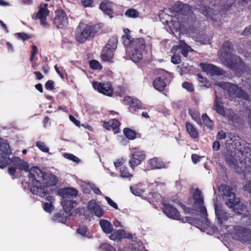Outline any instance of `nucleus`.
Wrapping results in <instances>:
<instances>
[{
    "mask_svg": "<svg viewBox=\"0 0 251 251\" xmlns=\"http://www.w3.org/2000/svg\"><path fill=\"white\" fill-rule=\"evenodd\" d=\"M125 35L122 37L124 46L129 48L131 59L136 63H139L141 60V38H132L129 34L130 30L124 29Z\"/></svg>",
    "mask_w": 251,
    "mask_h": 251,
    "instance_id": "7ed1b4c3",
    "label": "nucleus"
},
{
    "mask_svg": "<svg viewBox=\"0 0 251 251\" xmlns=\"http://www.w3.org/2000/svg\"><path fill=\"white\" fill-rule=\"evenodd\" d=\"M17 169L15 167L10 166L8 169V174L12 176L13 179L15 178V174Z\"/></svg>",
    "mask_w": 251,
    "mask_h": 251,
    "instance_id": "bf43d9fd",
    "label": "nucleus"
},
{
    "mask_svg": "<svg viewBox=\"0 0 251 251\" xmlns=\"http://www.w3.org/2000/svg\"><path fill=\"white\" fill-rule=\"evenodd\" d=\"M201 191L197 189L194 194V203L193 209L202 214V216H206V210L203 206V201L201 197Z\"/></svg>",
    "mask_w": 251,
    "mask_h": 251,
    "instance_id": "ddd939ff",
    "label": "nucleus"
},
{
    "mask_svg": "<svg viewBox=\"0 0 251 251\" xmlns=\"http://www.w3.org/2000/svg\"><path fill=\"white\" fill-rule=\"evenodd\" d=\"M221 195L228 199L226 202V205L230 208L233 207L239 203V199L235 196V189L227 185H221L219 187Z\"/></svg>",
    "mask_w": 251,
    "mask_h": 251,
    "instance_id": "0eeeda50",
    "label": "nucleus"
},
{
    "mask_svg": "<svg viewBox=\"0 0 251 251\" xmlns=\"http://www.w3.org/2000/svg\"><path fill=\"white\" fill-rule=\"evenodd\" d=\"M87 227L85 226H79L77 229V232L82 235H84L87 232Z\"/></svg>",
    "mask_w": 251,
    "mask_h": 251,
    "instance_id": "5fc2aeb1",
    "label": "nucleus"
},
{
    "mask_svg": "<svg viewBox=\"0 0 251 251\" xmlns=\"http://www.w3.org/2000/svg\"><path fill=\"white\" fill-rule=\"evenodd\" d=\"M109 238L112 240L128 239L130 242H132L133 240H138L135 234L132 235L128 232L126 233L124 229H119L111 233Z\"/></svg>",
    "mask_w": 251,
    "mask_h": 251,
    "instance_id": "dca6fc26",
    "label": "nucleus"
},
{
    "mask_svg": "<svg viewBox=\"0 0 251 251\" xmlns=\"http://www.w3.org/2000/svg\"><path fill=\"white\" fill-rule=\"evenodd\" d=\"M130 189L131 193L135 196L139 197L141 196V189L138 188L137 186H131Z\"/></svg>",
    "mask_w": 251,
    "mask_h": 251,
    "instance_id": "3c124183",
    "label": "nucleus"
},
{
    "mask_svg": "<svg viewBox=\"0 0 251 251\" xmlns=\"http://www.w3.org/2000/svg\"><path fill=\"white\" fill-rule=\"evenodd\" d=\"M81 2L84 7H87L92 6L93 0H81Z\"/></svg>",
    "mask_w": 251,
    "mask_h": 251,
    "instance_id": "052dcab7",
    "label": "nucleus"
},
{
    "mask_svg": "<svg viewBox=\"0 0 251 251\" xmlns=\"http://www.w3.org/2000/svg\"><path fill=\"white\" fill-rule=\"evenodd\" d=\"M58 194L64 199L71 198L76 197L78 191L72 187H64L58 190Z\"/></svg>",
    "mask_w": 251,
    "mask_h": 251,
    "instance_id": "a211bd4d",
    "label": "nucleus"
},
{
    "mask_svg": "<svg viewBox=\"0 0 251 251\" xmlns=\"http://www.w3.org/2000/svg\"><path fill=\"white\" fill-rule=\"evenodd\" d=\"M232 50V43L229 41L224 42L222 45L221 54L219 55V59L221 62L224 63L228 59H231L234 55Z\"/></svg>",
    "mask_w": 251,
    "mask_h": 251,
    "instance_id": "2eb2a0df",
    "label": "nucleus"
},
{
    "mask_svg": "<svg viewBox=\"0 0 251 251\" xmlns=\"http://www.w3.org/2000/svg\"><path fill=\"white\" fill-rule=\"evenodd\" d=\"M251 33V25L247 27L242 32L241 34L244 36H247Z\"/></svg>",
    "mask_w": 251,
    "mask_h": 251,
    "instance_id": "69168bd1",
    "label": "nucleus"
},
{
    "mask_svg": "<svg viewBox=\"0 0 251 251\" xmlns=\"http://www.w3.org/2000/svg\"><path fill=\"white\" fill-rule=\"evenodd\" d=\"M121 174L123 177L128 178L132 176L126 167H122L121 169Z\"/></svg>",
    "mask_w": 251,
    "mask_h": 251,
    "instance_id": "09e8293b",
    "label": "nucleus"
},
{
    "mask_svg": "<svg viewBox=\"0 0 251 251\" xmlns=\"http://www.w3.org/2000/svg\"><path fill=\"white\" fill-rule=\"evenodd\" d=\"M182 87L189 91V92H193L194 91V88L193 87V85L191 83H188L187 82H185L182 84Z\"/></svg>",
    "mask_w": 251,
    "mask_h": 251,
    "instance_id": "13d9d810",
    "label": "nucleus"
},
{
    "mask_svg": "<svg viewBox=\"0 0 251 251\" xmlns=\"http://www.w3.org/2000/svg\"><path fill=\"white\" fill-rule=\"evenodd\" d=\"M44 210L49 213H50L54 209L53 205L51 203L45 202L43 203Z\"/></svg>",
    "mask_w": 251,
    "mask_h": 251,
    "instance_id": "8fccbe9b",
    "label": "nucleus"
},
{
    "mask_svg": "<svg viewBox=\"0 0 251 251\" xmlns=\"http://www.w3.org/2000/svg\"><path fill=\"white\" fill-rule=\"evenodd\" d=\"M216 85L226 90L228 94L231 97L239 98L249 101H251V98L248 93L237 85L227 82H217Z\"/></svg>",
    "mask_w": 251,
    "mask_h": 251,
    "instance_id": "39448f33",
    "label": "nucleus"
},
{
    "mask_svg": "<svg viewBox=\"0 0 251 251\" xmlns=\"http://www.w3.org/2000/svg\"><path fill=\"white\" fill-rule=\"evenodd\" d=\"M184 24L180 20H178L177 18H175L171 20L170 23V30L176 36V34L177 33L180 35L179 31L182 28V24Z\"/></svg>",
    "mask_w": 251,
    "mask_h": 251,
    "instance_id": "b1692460",
    "label": "nucleus"
},
{
    "mask_svg": "<svg viewBox=\"0 0 251 251\" xmlns=\"http://www.w3.org/2000/svg\"><path fill=\"white\" fill-rule=\"evenodd\" d=\"M202 120L204 124L207 127L211 128L212 127V121L209 119L206 114H203L201 116Z\"/></svg>",
    "mask_w": 251,
    "mask_h": 251,
    "instance_id": "49530a36",
    "label": "nucleus"
},
{
    "mask_svg": "<svg viewBox=\"0 0 251 251\" xmlns=\"http://www.w3.org/2000/svg\"><path fill=\"white\" fill-rule=\"evenodd\" d=\"M16 37L23 41H25L32 38L33 36L31 34H28L25 32H19L15 34Z\"/></svg>",
    "mask_w": 251,
    "mask_h": 251,
    "instance_id": "37998d69",
    "label": "nucleus"
},
{
    "mask_svg": "<svg viewBox=\"0 0 251 251\" xmlns=\"http://www.w3.org/2000/svg\"><path fill=\"white\" fill-rule=\"evenodd\" d=\"M105 199L109 205L115 209H118V206L117 203L115 202L111 198L106 196L105 197Z\"/></svg>",
    "mask_w": 251,
    "mask_h": 251,
    "instance_id": "6e6d98bb",
    "label": "nucleus"
},
{
    "mask_svg": "<svg viewBox=\"0 0 251 251\" xmlns=\"http://www.w3.org/2000/svg\"><path fill=\"white\" fill-rule=\"evenodd\" d=\"M45 88L48 90H53L54 89V82L51 80H48L45 83Z\"/></svg>",
    "mask_w": 251,
    "mask_h": 251,
    "instance_id": "864d4df0",
    "label": "nucleus"
},
{
    "mask_svg": "<svg viewBox=\"0 0 251 251\" xmlns=\"http://www.w3.org/2000/svg\"><path fill=\"white\" fill-rule=\"evenodd\" d=\"M150 164L153 169L160 168L164 166L163 163L162 162H158V160L156 158L151 159Z\"/></svg>",
    "mask_w": 251,
    "mask_h": 251,
    "instance_id": "a19ab883",
    "label": "nucleus"
},
{
    "mask_svg": "<svg viewBox=\"0 0 251 251\" xmlns=\"http://www.w3.org/2000/svg\"><path fill=\"white\" fill-rule=\"evenodd\" d=\"M215 210L220 230H222L227 226L226 223L228 220V215L223 208L217 203H215Z\"/></svg>",
    "mask_w": 251,
    "mask_h": 251,
    "instance_id": "9d476101",
    "label": "nucleus"
},
{
    "mask_svg": "<svg viewBox=\"0 0 251 251\" xmlns=\"http://www.w3.org/2000/svg\"><path fill=\"white\" fill-rule=\"evenodd\" d=\"M100 249L102 251H116L115 248L108 243L102 244L100 246Z\"/></svg>",
    "mask_w": 251,
    "mask_h": 251,
    "instance_id": "de8ad7c7",
    "label": "nucleus"
},
{
    "mask_svg": "<svg viewBox=\"0 0 251 251\" xmlns=\"http://www.w3.org/2000/svg\"><path fill=\"white\" fill-rule=\"evenodd\" d=\"M89 66L93 70H101L102 69V65L96 60L90 61Z\"/></svg>",
    "mask_w": 251,
    "mask_h": 251,
    "instance_id": "ea45409f",
    "label": "nucleus"
},
{
    "mask_svg": "<svg viewBox=\"0 0 251 251\" xmlns=\"http://www.w3.org/2000/svg\"><path fill=\"white\" fill-rule=\"evenodd\" d=\"M223 63L237 73L242 72L245 69L244 62L239 57L235 55L232 56L231 59H228Z\"/></svg>",
    "mask_w": 251,
    "mask_h": 251,
    "instance_id": "6e6552de",
    "label": "nucleus"
},
{
    "mask_svg": "<svg viewBox=\"0 0 251 251\" xmlns=\"http://www.w3.org/2000/svg\"><path fill=\"white\" fill-rule=\"evenodd\" d=\"M111 120L107 122H103V127L108 130H110L111 129Z\"/></svg>",
    "mask_w": 251,
    "mask_h": 251,
    "instance_id": "338daca9",
    "label": "nucleus"
},
{
    "mask_svg": "<svg viewBox=\"0 0 251 251\" xmlns=\"http://www.w3.org/2000/svg\"><path fill=\"white\" fill-rule=\"evenodd\" d=\"M9 164H11L12 167H15L20 170H24L25 171H29L28 164L23 160L21 159L19 157L14 156L10 158Z\"/></svg>",
    "mask_w": 251,
    "mask_h": 251,
    "instance_id": "6ab92c4d",
    "label": "nucleus"
},
{
    "mask_svg": "<svg viewBox=\"0 0 251 251\" xmlns=\"http://www.w3.org/2000/svg\"><path fill=\"white\" fill-rule=\"evenodd\" d=\"M114 51V50L109 48H106V46H105L102 50L101 54V58L102 61L104 62H111L113 57Z\"/></svg>",
    "mask_w": 251,
    "mask_h": 251,
    "instance_id": "bb28decb",
    "label": "nucleus"
},
{
    "mask_svg": "<svg viewBox=\"0 0 251 251\" xmlns=\"http://www.w3.org/2000/svg\"><path fill=\"white\" fill-rule=\"evenodd\" d=\"M125 15L129 18H135L138 17L139 12L135 9L129 8L126 12Z\"/></svg>",
    "mask_w": 251,
    "mask_h": 251,
    "instance_id": "58836bf2",
    "label": "nucleus"
},
{
    "mask_svg": "<svg viewBox=\"0 0 251 251\" xmlns=\"http://www.w3.org/2000/svg\"><path fill=\"white\" fill-rule=\"evenodd\" d=\"M100 9L102 11L104 14L108 15L110 17H112L113 14V9L112 8V2L105 0L101 2L100 5Z\"/></svg>",
    "mask_w": 251,
    "mask_h": 251,
    "instance_id": "393cba45",
    "label": "nucleus"
},
{
    "mask_svg": "<svg viewBox=\"0 0 251 251\" xmlns=\"http://www.w3.org/2000/svg\"><path fill=\"white\" fill-rule=\"evenodd\" d=\"M191 115L193 119L197 121L198 123L201 124L200 118L197 113L193 112L191 113Z\"/></svg>",
    "mask_w": 251,
    "mask_h": 251,
    "instance_id": "0e129e2a",
    "label": "nucleus"
},
{
    "mask_svg": "<svg viewBox=\"0 0 251 251\" xmlns=\"http://www.w3.org/2000/svg\"><path fill=\"white\" fill-rule=\"evenodd\" d=\"M247 118L248 124L251 128V108L248 109V115Z\"/></svg>",
    "mask_w": 251,
    "mask_h": 251,
    "instance_id": "774afa93",
    "label": "nucleus"
},
{
    "mask_svg": "<svg viewBox=\"0 0 251 251\" xmlns=\"http://www.w3.org/2000/svg\"><path fill=\"white\" fill-rule=\"evenodd\" d=\"M53 24L57 28L63 29L68 25V19L66 13L62 9L55 11Z\"/></svg>",
    "mask_w": 251,
    "mask_h": 251,
    "instance_id": "1a4fd4ad",
    "label": "nucleus"
},
{
    "mask_svg": "<svg viewBox=\"0 0 251 251\" xmlns=\"http://www.w3.org/2000/svg\"><path fill=\"white\" fill-rule=\"evenodd\" d=\"M130 245L128 247H125L123 249H119L118 251H139L140 247V241L133 240L129 242Z\"/></svg>",
    "mask_w": 251,
    "mask_h": 251,
    "instance_id": "c756f323",
    "label": "nucleus"
},
{
    "mask_svg": "<svg viewBox=\"0 0 251 251\" xmlns=\"http://www.w3.org/2000/svg\"><path fill=\"white\" fill-rule=\"evenodd\" d=\"M92 86L95 90L106 96H110L113 93L112 85L109 82L101 83L93 81L92 82Z\"/></svg>",
    "mask_w": 251,
    "mask_h": 251,
    "instance_id": "9b49d317",
    "label": "nucleus"
},
{
    "mask_svg": "<svg viewBox=\"0 0 251 251\" xmlns=\"http://www.w3.org/2000/svg\"><path fill=\"white\" fill-rule=\"evenodd\" d=\"M153 86L156 89L161 91L164 90L166 85L160 77H158L154 80Z\"/></svg>",
    "mask_w": 251,
    "mask_h": 251,
    "instance_id": "72a5a7b5",
    "label": "nucleus"
},
{
    "mask_svg": "<svg viewBox=\"0 0 251 251\" xmlns=\"http://www.w3.org/2000/svg\"><path fill=\"white\" fill-rule=\"evenodd\" d=\"M243 189L245 191H247L251 194V180L247 182Z\"/></svg>",
    "mask_w": 251,
    "mask_h": 251,
    "instance_id": "680f3d73",
    "label": "nucleus"
},
{
    "mask_svg": "<svg viewBox=\"0 0 251 251\" xmlns=\"http://www.w3.org/2000/svg\"><path fill=\"white\" fill-rule=\"evenodd\" d=\"M163 211L169 217L174 219L180 220L178 211L174 206L170 204H165L163 208Z\"/></svg>",
    "mask_w": 251,
    "mask_h": 251,
    "instance_id": "412c9836",
    "label": "nucleus"
},
{
    "mask_svg": "<svg viewBox=\"0 0 251 251\" xmlns=\"http://www.w3.org/2000/svg\"><path fill=\"white\" fill-rule=\"evenodd\" d=\"M111 128L113 130L115 134L119 133L120 131L119 121L116 119L111 120Z\"/></svg>",
    "mask_w": 251,
    "mask_h": 251,
    "instance_id": "4c0bfd02",
    "label": "nucleus"
},
{
    "mask_svg": "<svg viewBox=\"0 0 251 251\" xmlns=\"http://www.w3.org/2000/svg\"><path fill=\"white\" fill-rule=\"evenodd\" d=\"M186 127L188 132L192 138H196L198 137V132L191 124L186 123Z\"/></svg>",
    "mask_w": 251,
    "mask_h": 251,
    "instance_id": "c9c22d12",
    "label": "nucleus"
},
{
    "mask_svg": "<svg viewBox=\"0 0 251 251\" xmlns=\"http://www.w3.org/2000/svg\"><path fill=\"white\" fill-rule=\"evenodd\" d=\"M117 38L115 37H112L109 39L108 42L105 46H106V48H109V49L115 50L117 48Z\"/></svg>",
    "mask_w": 251,
    "mask_h": 251,
    "instance_id": "e433bc0d",
    "label": "nucleus"
},
{
    "mask_svg": "<svg viewBox=\"0 0 251 251\" xmlns=\"http://www.w3.org/2000/svg\"><path fill=\"white\" fill-rule=\"evenodd\" d=\"M11 153L12 151L7 140L0 138V154L9 155Z\"/></svg>",
    "mask_w": 251,
    "mask_h": 251,
    "instance_id": "a878e982",
    "label": "nucleus"
},
{
    "mask_svg": "<svg viewBox=\"0 0 251 251\" xmlns=\"http://www.w3.org/2000/svg\"><path fill=\"white\" fill-rule=\"evenodd\" d=\"M48 4L47 3H44L41 4L39 7L38 11L32 16V19L34 20L40 19L43 18H47V16L49 14V10L48 9L47 7Z\"/></svg>",
    "mask_w": 251,
    "mask_h": 251,
    "instance_id": "4be33fe9",
    "label": "nucleus"
},
{
    "mask_svg": "<svg viewBox=\"0 0 251 251\" xmlns=\"http://www.w3.org/2000/svg\"><path fill=\"white\" fill-rule=\"evenodd\" d=\"M61 204L64 211L71 213L73 208L76 206L77 202L75 201L64 200L61 201Z\"/></svg>",
    "mask_w": 251,
    "mask_h": 251,
    "instance_id": "c85d7f7f",
    "label": "nucleus"
},
{
    "mask_svg": "<svg viewBox=\"0 0 251 251\" xmlns=\"http://www.w3.org/2000/svg\"><path fill=\"white\" fill-rule=\"evenodd\" d=\"M44 180H46L47 186L49 188H50V186H54L56 185V184L58 182V178L57 177L51 174H49L48 175L45 174V178H44Z\"/></svg>",
    "mask_w": 251,
    "mask_h": 251,
    "instance_id": "2f4dec72",
    "label": "nucleus"
},
{
    "mask_svg": "<svg viewBox=\"0 0 251 251\" xmlns=\"http://www.w3.org/2000/svg\"><path fill=\"white\" fill-rule=\"evenodd\" d=\"M182 45H186L184 42L181 41L180 45L174 46L172 49L171 51L173 53L176 54V51H177V50L182 48Z\"/></svg>",
    "mask_w": 251,
    "mask_h": 251,
    "instance_id": "e2e57ef3",
    "label": "nucleus"
},
{
    "mask_svg": "<svg viewBox=\"0 0 251 251\" xmlns=\"http://www.w3.org/2000/svg\"><path fill=\"white\" fill-rule=\"evenodd\" d=\"M100 225L103 231L106 234H110L113 231V226L112 224L107 220L101 219Z\"/></svg>",
    "mask_w": 251,
    "mask_h": 251,
    "instance_id": "cd10ccee",
    "label": "nucleus"
},
{
    "mask_svg": "<svg viewBox=\"0 0 251 251\" xmlns=\"http://www.w3.org/2000/svg\"><path fill=\"white\" fill-rule=\"evenodd\" d=\"M226 150L227 152L225 155L226 164L235 170L242 168V162L241 161L240 155H242V151L235 149L232 145L227 146Z\"/></svg>",
    "mask_w": 251,
    "mask_h": 251,
    "instance_id": "20e7f679",
    "label": "nucleus"
},
{
    "mask_svg": "<svg viewBox=\"0 0 251 251\" xmlns=\"http://www.w3.org/2000/svg\"><path fill=\"white\" fill-rule=\"evenodd\" d=\"M233 238L243 243H249L251 241V230L242 227H236Z\"/></svg>",
    "mask_w": 251,
    "mask_h": 251,
    "instance_id": "f8f14e48",
    "label": "nucleus"
},
{
    "mask_svg": "<svg viewBox=\"0 0 251 251\" xmlns=\"http://www.w3.org/2000/svg\"><path fill=\"white\" fill-rule=\"evenodd\" d=\"M71 215V213H69L64 210V211H60L59 212L57 213L55 215L54 217L58 220L59 222H60L62 223H65L68 218Z\"/></svg>",
    "mask_w": 251,
    "mask_h": 251,
    "instance_id": "473e14b6",
    "label": "nucleus"
},
{
    "mask_svg": "<svg viewBox=\"0 0 251 251\" xmlns=\"http://www.w3.org/2000/svg\"><path fill=\"white\" fill-rule=\"evenodd\" d=\"M177 19L182 23L190 25L196 21V17L193 13L189 5L180 4L178 7Z\"/></svg>",
    "mask_w": 251,
    "mask_h": 251,
    "instance_id": "423d86ee",
    "label": "nucleus"
},
{
    "mask_svg": "<svg viewBox=\"0 0 251 251\" xmlns=\"http://www.w3.org/2000/svg\"><path fill=\"white\" fill-rule=\"evenodd\" d=\"M36 146L39 148V150L44 152H48L49 151V148L43 142L40 141L37 142L36 143Z\"/></svg>",
    "mask_w": 251,
    "mask_h": 251,
    "instance_id": "a18cd8bd",
    "label": "nucleus"
},
{
    "mask_svg": "<svg viewBox=\"0 0 251 251\" xmlns=\"http://www.w3.org/2000/svg\"><path fill=\"white\" fill-rule=\"evenodd\" d=\"M171 61L175 64H179L181 62L180 56L178 54H174L171 58Z\"/></svg>",
    "mask_w": 251,
    "mask_h": 251,
    "instance_id": "4d7b16f0",
    "label": "nucleus"
},
{
    "mask_svg": "<svg viewBox=\"0 0 251 251\" xmlns=\"http://www.w3.org/2000/svg\"><path fill=\"white\" fill-rule=\"evenodd\" d=\"M87 207L89 211L94 213L96 216L99 218L102 217L104 214V210L95 200L90 201Z\"/></svg>",
    "mask_w": 251,
    "mask_h": 251,
    "instance_id": "f3484780",
    "label": "nucleus"
},
{
    "mask_svg": "<svg viewBox=\"0 0 251 251\" xmlns=\"http://www.w3.org/2000/svg\"><path fill=\"white\" fill-rule=\"evenodd\" d=\"M101 28L100 24H85L81 21L75 31V40L79 44L91 41L100 32Z\"/></svg>",
    "mask_w": 251,
    "mask_h": 251,
    "instance_id": "f257e3e1",
    "label": "nucleus"
},
{
    "mask_svg": "<svg viewBox=\"0 0 251 251\" xmlns=\"http://www.w3.org/2000/svg\"><path fill=\"white\" fill-rule=\"evenodd\" d=\"M139 101V100L130 96L126 97L124 100V103L129 105V110L131 112H136L137 109L140 108Z\"/></svg>",
    "mask_w": 251,
    "mask_h": 251,
    "instance_id": "aec40b11",
    "label": "nucleus"
},
{
    "mask_svg": "<svg viewBox=\"0 0 251 251\" xmlns=\"http://www.w3.org/2000/svg\"><path fill=\"white\" fill-rule=\"evenodd\" d=\"M125 136L129 140H134L136 137V132L128 127H126L123 130Z\"/></svg>",
    "mask_w": 251,
    "mask_h": 251,
    "instance_id": "f704fd0d",
    "label": "nucleus"
},
{
    "mask_svg": "<svg viewBox=\"0 0 251 251\" xmlns=\"http://www.w3.org/2000/svg\"><path fill=\"white\" fill-rule=\"evenodd\" d=\"M45 174L38 167H32L29 170L28 177L32 183L30 191L33 194L44 197L50 191L51 188L41 185V181L45 178Z\"/></svg>",
    "mask_w": 251,
    "mask_h": 251,
    "instance_id": "f03ea898",
    "label": "nucleus"
},
{
    "mask_svg": "<svg viewBox=\"0 0 251 251\" xmlns=\"http://www.w3.org/2000/svg\"><path fill=\"white\" fill-rule=\"evenodd\" d=\"M130 166L134 168L141 163V151L135 149L133 151L131 159L129 161Z\"/></svg>",
    "mask_w": 251,
    "mask_h": 251,
    "instance_id": "5701e85b",
    "label": "nucleus"
},
{
    "mask_svg": "<svg viewBox=\"0 0 251 251\" xmlns=\"http://www.w3.org/2000/svg\"><path fill=\"white\" fill-rule=\"evenodd\" d=\"M200 65L203 71L210 74L211 75H222L225 77L228 76L226 71L213 65L201 63Z\"/></svg>",
    "mask_w": 251,
    "mask_h": 251,
    "instance_id": "4468645a",
    "label": "nucleus"
},
{
    "mask_svg": "<svg viewBox=\"0 0 251 251\" xmlns=\"http://www.w3.org/2000/svg\"><path fill=\"white\" fill-rule=\"evenodd\" d=\"M214 109L218 114L221 115H225V111L224 106H223V103L221 100V99L219 98L217 95L215 96Z\"/></svg>",
    "mask_w": 251,
    "mask_h": 251,
    "instance_id": "7c9ffc66",
    "label": "nucleus"
},
{
    "mask_svg": "<svg viewBox=\"0 0 251 251\" xmlns=\"http://www.w3.org/2000/svg\"><path fill=\"white\" fill-rule=\"evenodd\" d=\"M198 9L200 12L204 14L207 18L211 17L209 14L211 13V9L209 7L202 6H200Z\"/></svg>",
    "mask_w": 251,
    "mask_h": 251,
    "instance_id": "c03bdc74",
    "label": "nucleus"
},
{
    "mask_svg": "<svg viewBox=\"0 0 251 251\" xmlns=\"http://www.w3.org/2000/svg\"><path fill=\"white\" fill-rule=\"evenodd\" d=\"M4 156L5 155H1L0 156V168L2 169L9 165L10 161V157Z\"/></svg>",
    "mask_w": 251,
    "mask_h": 251,
    "instance_id": "79ce46f5",
    "label": "nucleus"
},
{
    "mask_svg": "<svg viewBox=\"0 0 251 251\" xmlns=\"http://www.w3.org/2000/svg\"><path fill=\"white\" fill-rule=\"evenodd\" d=\"M66 158L72 160L75 162L78 163L80 161L79 159L75 156V155L71 153H65L64 155Z\"/></svg>",
    "mask_w": 251,
    "mask_h": 251,
    "instance_id": "603ef678",
    "label": "nucleus"
}]
</instances>
